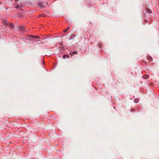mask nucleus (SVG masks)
Listing matches in <instances>:
<instances>
[{"label":"nucleus","mask_w":159,"mask_h":159,"mask_svg":"<svg viewBox=\"0 0 159 159\" xmlns=\"http://www.w3.org/2000/svg\"><path fill=\"white\" fill-rule=\"evenodd\" d=\"M149 75H144L143 76V78L145 79H147L149 78Z\"/></svg>","instance_id":"obj_6"},{"label":"nucleus","mask_w":159,"mask_h":159,"mask_svg":"<svg viewBox=\"0 0 159 159\" xmlns=\"http://www.w3.org/2000/svg\"><path fill=\"white\" fill-rule=\"evenodd\" d=\"M14 6L15 8H18V9H20L21 8V7H20L18 5V4L17 3H15L14 4Z\"/></svg>","instance_id":"obj_1"},{"label":"nucleus","mask_w":159,"mask_h":159,"mask_svg":"<svg viewBox=\"0 0 159 159\" xmlns=\"http://www.w3.org/2000/svg\"><path fill=\"white\" fill-rule=\"evenodd\" d=\"M148 60H150V61H152V57H148Z\"/></svg>","instance_id":"obj_9"},{"label":"nucleus","mask_w":159,"mask_h":159,"mask_svg":"<svg viewBox=\"0 0 159 159\" xmlns=\"http://www.w3.org/2000/svg\"><path fill=\"white\" fill-rule=\"evenodd\" d=\"M63 57L64 59H65L66 57L68 58L69 57V56L68 55H64L63 56Z\"/></svg>","instance_id":"obj_3"},{"label":"nucleus","mask_w":159,"mask_h":159,"mask_svg":"<svg viewBox=\"0 0 159 159\" xmlns=\"http://www.w3.org/2000/svg\"><path fill=\"white\" fill-rule=\"evenodd\" d=\"M39 5L40 7H44L43 5V4L40 2L39 3Z\"/></svg>","instance_id":"obj_5"},{"label":"nucleus","mask_w":159,"mask_h":159,"mask_svg":"<svg viewBox=\"0 0 159 159\" xmlns=\"http://www.w3.org/2000/svg\"><path fill=\"white\" fill-rule=\"evenodd\" d=\"M9 25L11 27H13V26H14V25L12 23H10L9 24Z\"/></svg>","instance_id":"obj_11"},{"label":"nucleus","mask_w":159,"mask_h":159,"mask_svg":"<svg viewBox=\"0 0 159 159\" xmlns=\"http://www.w3.org/2000/svg\"><path fill=\"white\" fill-rule=\"evenodd\" d=\"M69 29V27H68L67 28L64 30V32H66L68 30V29Z\"/></svg>","instance_id":"obj_8"},{"label":"nucleus","mask_w":159,"mask_h":159,"mask_svg":"<svg viewBox=\"0 0 159 159\" xmlns=\"http://www.w3.org/2000/svg\"><path fill=\"white\" fill-rule=\"evenodd\" d=\"M146 11L149 13H152L151 10L148 8H147L146 9Z\"/></svg>","instance_id":"obj_2"},{"label":"nucleus","mask_w":159,"mask_h":159,"mask_svg":"<svg viewBox=\"0 0 159 159\" xmlns=\"http://www.w3.org/2000/svg\"><path fill=\"white\" fill-rule=\"evenodd\" d=\"M24 27H21L20 28V29L22 30H24Z\"/></svg>","instance_id":"obj_12"},{"label":"nucleus","mask_w":159,"mask_h":159,"mask_svg":"<svg viewBox=\"0 0 159 159\" xmlns=\"http://www.w3.org/2000/svg\"><path fill=\"white\" fill-rule=\"evenodd\" d=\"M15 1H18L19 0H14Z\"/></svg>","instance_id":"obj_13"},{"label":"nucleus","mask_w":159,"mask_h":159,"mask_svg":"<svg viewBox=\"0 0 159 159\" xmlns=\"http://www.w3.org/2000/svg\"><path fill=\"white\" fill-rule=\"evenodd\" d=\"M77 53V52L76 51H74L72 52V53H70V55L71 56H72L74 54H76Z\"/></svg>","instance_id":"obj_7"},{"label":"nucleus","mask_w":159,"mask_h":159,"mask_svg":"<svg viewBox=\"0 0 159 159\" xmlns=\"http://www.w3.org/2000/svg\"><path fill=\"white\" fill-rule=\"evenodd\" d=\"M34 38L36 39H39L40 38L38 36H34Z\"/></svg>","instance_id":"obj_10"},{"label":"nucleus","mask_w":159,"mask_h":159,"mask_svg":"<svg viewBox=\"0 0 159 159\" xmlns=\"http://www.w3.org/2000/svg\"><path fill=\"white\" fill-rule=\"evenodd\" d=\"M139 99L137 98L135 99L134 100V102L135 103H137L139 102Z\"/></svg>","instance_id":"obj_4"}]
</instances>
